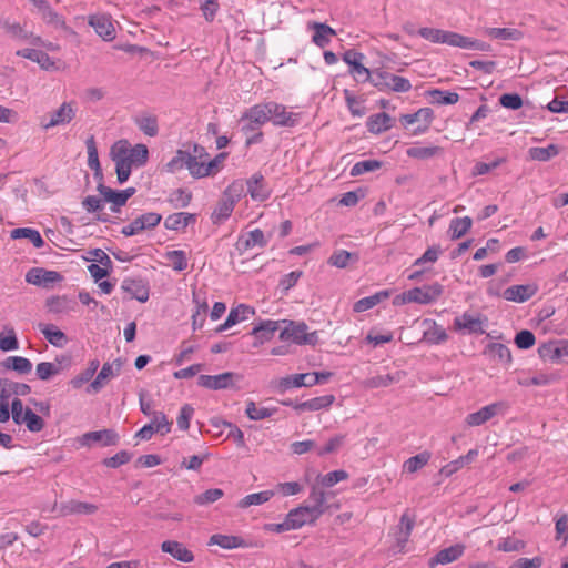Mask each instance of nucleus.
Wrapping results in <instances>:
<instances>
[{
  "instance_id": "obj_1",
  "label": "nucleus",
  "mask_w": 568,
  "mask_h": 568,
  "mask_svg": "<svg viewBox=\"0 0 568 568\" xmlns=\"http://www.w3.org/2000/svg\"><path fill=\"white\" fill-rule=\"evenodd\" d=\"M286 326L280 333L281 341H292L298 345H316L318 342L317 332L307 333V325L304 322L283 321Z\"/></svg>"
},
{
  "instance_id": "obj_2",
  "label": "nucleus",
  "mask_w": 568,
  "mask_h": 568,
  "mask_svg": "<svg viewBox=\"0 0 568 568\" xmlns=\"http://www.w3.org/2000/svg\"><path fill=\"white\" fill-rule=\"evenodd\" d=\"M242 375L234 372H225L217 375H200L197 385L207 389H239Z\"/></svg>"
},
{
  "instance_id": "obj_3",
  "label": "nucleus",
  "mask_w": 568,
  "mask_h": 568,
  "mask_svg": "<svg viewBox=\"0 0 568 568\" xmlns=\"http://www.w3.org/2000/svg\"><path fill=\"white\" fill-rule=\"evenodd\" d=\"M541 359L556 364H568V341L544 343L538 348Z\"/></svg>"
},
{
  "instance_id": "obj_4",
  "label": "nucleus",
  "mask_w": 568,
  "mask_h": 568,
  "mask_svg": "<svg viewBox=\"0 0 568 568\" xmlns=\"http://www.w3.org/2000/svg\"><path fill=\"white\" fill-rule=\"evenodd\" d=\"M320 517V511L316 508L304 505L291 509L286 515L292 530L300 529L305 525H313Z\"/></svg>"
},
{
  "instance_id": "obj_5",
  "label": "nucleus",
  "mask_w": 568,
  "mask_h": 568,
  "mask_svg": "<svg viewBox=\"0 0 568 568\" xmlns=\"http://www.w3.org/2000/svg\"><path fill=\"white\" fill-rule=\"evenodd\" d=\"M444 292V286L439 283L414 287L406 291V300L418 304H430L435 302Z\"/></svg>"
},
{
  "instance_id": "obj_6",
  "label": "nucleus",
  "mask_w": 568,
  "mask_h": 568,
  "mask_svg": "<svg viewBox=\"0 0 568 568\" xmlns=\"http://www.w3.org/2000/svg\"><path fill=\"white\" fill-rule=\"evenodd\" d=\"M364 59L365 55L354 49L347 50L343 54L344 62L349 65V72L357 82H367L373 73L363 64Z\"/></svg>"
},
{
  "instance_id": "obj_7",
  "label": "nucleus",
  "mask_w": 568,
  "mask_h": 568,
  "mask_svg": "<svg viewBox=\"0 0 568 568\" xmlns=\"http://www.w3.org/2000/svg\"><path fill=\"white\" fill-rule=\"evenodd\" d=\"M118 440V435L112 428H104L101 430L89 432L77 439L79 446H109L114 445Z\"/></svg>"
},
{
  "instance_id": "obj_8",
  "label": "nucleus",
  "mask_w": 568,
  "mask_h": 568,
  "mask_svg": "<svg viewBox=\"0 0 568 568\" xmlns=\"http://www.w3.org/2000/svg\"><path fill=\"white\" fill-rule=\"evenodd\" d=\"M11 415L17 425L24 423L26 426H43V419L30 408H24L19 398H14L11 403Z\"/></svg>"
},
{
  "instance_id": "obj_9",
  "label": "nucleus",
  "mask_w": 568,
  "mask_h": 568,
  "mask_svg": "<svg viewBox=\"0 0 568 568\" xmlns=\"http://www.w3.org/2000/svg\"><path fill=\"white\" fill-rule=\"evenodd\" d=\"M63 276L57 271H48L42 267H32L26 274V281L30 284L49 287L53 283L62 281Z\"/></svg>"
},
{
  "instance_id": "obj_10",
  "label": "nucleus",
  "mask_w": 568,
  "mask_h": 568,
  "mask_svg": "<svg viewBox=\"0 0 568 568\" xmlns=\"http://www.w3.org/2000/svg\"><path fill=\"white\" fill-rule=\"evenodd\" d=\"M49 116H50V119L48 122L45 121V116L42 118V120L40 122L41 126L45 130L53 128V126L64 125V124L70 123L75 116V111L72 106V103L63 102L60 105V108L57 111L50 113Z\"/></svg>"
},
{
  "instance_id": "obj_11",
  "label": "nucleus",
  "mask_w": 568,
  "mask_h": 568,
  "mask_svg": "<svg viewBox=\"0 0 568 568\" xmlns=\"http://www.w3.org/2000/svg\"><path fill=\"white\" fill-rule=\"evenodd\" d=\"M121 290L130 295L131 298H135L139 302H146L149 300V285L142 278H124L121 284Z\"/></svg>"
},
{
  "instance_id": "obj_12",
  "label": "nucleus",
  "mask_w": 568,
  "mask_h": 568,
  "mask_svg": "<svg viewBox=\"0 0 568 568\" xmlns=\"http://www.w3.org/2000/svg\"><path fill=\"white\" fill-rule=\"evenodd\" d=\"M161 550L181 562L190 564L194 561L193 551L180 541L165 540L161 544Z\"/></svg>"
},
{
  "instance_id": "obj_13",
  "label": "nucleus",
  "mask_w": 568,
  "mask_h": 568,
  "mask_svg": "<svg viewBox=\"0 0 568 568\" xmlns=\"http://www.w3.org/2000/svg\"><path fill=\"white\" fill-rule=\"evenodd\" d=\"M465 549L466 547L462 544H456L444 548L429 559L428 565L430 568H434L437 565H448L454 562L464 555Z\"/></svg>"
},
{
  "instance_id": "obj_14",
  "label": "nucleus",
  "mask_w": 568,
  "mask_h": 568,
  "mask_svg": "<svg viewBox=\"0 0 568 568\" xmlns=\"http://www.w3.org/2000/svg\"><path fill=\"white\" fill-rule=\"evenodd\" d=\"M537 291L538 286L536 284L513 285L504 291L503 296L507 301L524 303L531 298Z\"/></svg>"
},
{
  "instance_id": "obj_15",
  "label": "nucleus",
  "mask_w": 568,
  "mask_h": 568,
  "mask_svg": "<svg viewBox=\"0 0 568 568\" xmlns=\"http://www.w3.org/2000/svg\"><path fill=\"white\" fill-rule=\"evenodd\" d=\"M433 118L434 112L430 108H422L415 113L403 114L400 116V122L404 125H410L414 124L415 122H423V125H419L414 130V134H419L424 133L428 129Z\"/></svg>"
},
{
  "instance_id": "obj_16",
  "label": "nucleus",
  "mask_w": 568,
  "mask_h": 568,
  "mask_svg": "<svg viewBox=\"0 0 568 568\" xmlns=\"http://www.w3.org/2000/svg\"><path fill=\"white\" fill-rule=\"evenodd\" d=\"M278 328L280 322L277 321H261L250 333L255 338L253 346L257 347L264 342L271 341Z\"/></svg>"
},
{
  "instance_id": "obj_17",
  "label": "nucleus",
  "mask_w": 568,
  "mask_h": 568,
  "mask_svg": "<svg viewBox=\"0 0 568 568\" xmlns=\"http://www.w3.org/2000/svg\"><path fill=\"white\" fill-rule=\"evenodd\" d=\"M487 322V317L474 316L469 313H464L454 320L456 329H466L470 334H483L485 331L483 324Z\"/></svg>"
},
{
  "instance_id": "obj_18",
  "label": "nucleus",
  "mask_w": 568,
  "mask_h": 568,
  "mask_svg": "<svg viewBox=\"0 0 568 568\" xmlns=\"http://www.w3.org/2000/svg\"><path fill=\"white\" fill-rule=\"evenodd\" d=\"M251 119V123L255 125H263L271 120V101L265 103H258L245 111L240 122H245Z\"/></svg>"
},
{
  "instance_id": "obj_19",
  "label": "nucleus",
  "mask_w": 568,
  "mask_h": 568,
  "mask_svg": "<svg viewBox=\"0 0 568 568\" xmlns=\"http://www.w3.org/2000/svg\"><path fill=\"white\" fill-rule=\"evenodd\" d=\"M504 409L503 403H494L483 407L480 410L469 414L466 418L467 426H480Z\"/></svg>"
},
{
  "instance_id": "obj_20",
  "label": "nucleus",
  "mask_w": 568,
  "mask_h": 568,
  "mask_svg": "<svg viewBox=\"0 0 568 568\" xmlns=\"http://www.w3.org/2000/svg\"><path fill=\"white\" fill-rule=\"evenodd\" d=\"M422 325L425 327L423 332V341L428 344H442L448 339V334L445 328L438 325L435 321L424 320Z\"/></svg>"
},
{
  "instance_id": "obj_21",
  "label": "nucleus",
  "mask_w": 568,
  "mask_h": 568,
  "mask_svg": "<svg viewBox=\"0 0 568 568\" xmlns=\"http://www.w3.org/2000/svg\"><path fill=\"white\" fill-rule=\"evenodd\" d=\"M307 29L314 31L312 41L320 48H325L331 42V37L336 34L335 30L328 24L317 21H310Z\"/></svg>"
},
{
  "instance_id": "obj_22",
  "label": "nucleus",
  "mask_w": 568,
  "mask_h": 568,
  "mask_svg": "<svg viewBox=\"0 0 568 568\" xmlns=\"http://www.w3.org/2000/svg\"><path fill=\"white\" fill-rule=\"evenodd\" d=\"M271 120L275 125L292 128L297 122V115L287 112L284 105L271 101Z\"/></svg>"
},
{
  "instance_id": "obj_23",
  "label": "nucleus",
  "mask_w": 568,
  "mask_h": 568,
  "mask_svg": "<svg viewBox=\"0 0 568 568\" xmlns=\"http://www.w3.org/2000/svg\"><path fill=\"white\" fill-rule=\"evenodd\" d=\"M254 313H255L254 308H252L247 305H244V304H240L237 307L232 308L230 311L225 322L216 328V332L217 333L224 332V331L231 328L233 325H235L240 321L247 320L251 315H254Z\"/></svg>"
},
{
  "instance_id": "obj_24",
  "label": "nucleus",
  "mask_w": 568,
  "mask_h": 568,
  "mask_svg": "<svg viewBox=\"0 0 568 568\" xmlns=\"http://www.w3.org/2000/svg\"><path fill=\"white\" fill-rule=\"evenodd\" d=\"M61 516H70V515H92L98 511V506L91 503L80 501V500H70L64 503L59 508Z\"/></svg>"
},
{
  "instance_id": "obj_25",
  "label": "nucleus",
  "mask_w": 568,
  "mask_h": 568,
  "mask_svg": "<svg viewBox=\"0 0 568 568\" xmlns=\"http://www.w3.org/2000/svg\"><path fill=\"white\" fill-rule=\"evenodd\" d=\"M89 24L104 40L110 41L114 39L115 29L109 17L104 14L92 16L90 17Z\"/></svg>"
},
{
  "instance_id": "obj_26",
  "label": "nucleus",
  "mask_w": 568,
  "mask_h": 568,
  "mask_svg": "<svg viewBox=\"0 0 568 568\" xmlns=\"http://www.w3.org/2000/svg\"><path fill=\"white\" fill-rule=\"evenodd\" d=\"M45 306L48 311L54 314L68 313L74 311L78 306L75 300L70 298L65 295L62 296H51L47 300Z\"/></svg>"
},
{
  "instance_id": "obj_27",
  "label": "nucleus",
  "mask_w": 568,
  "mask_h": 568,
  "mask_svg": "<svg viewBox=\"0 0 568 568\" xmlns=\"http://www.w3.org/2000/svg\"><path fill=\"white\" fill-rule=\"evenodd\" d=\"M1 399H8L10 396H26L31 392L28 384L18 383L8 378H0Z\"/></svg>"
},
{
  "instance_id": "obj_28",
  "label": "nucleus",
  "mask_w": 568,
  "mask_h": 568,
  "mask_svg": "<svg viewBox=\"0 0 568 568\" xmlns=\"http://www.w3.org/2000/svg\"><path fill=\"white\" fill-rule=\"evenodd\" d=\"M267 245V240L263 231L255 229L237 240L236 247L239 251H246L251 247H264Z\"/></svg>"
},
{
  "instance_id": "obj_29",
  "label": "nucleus",
  "mask_w": 568,
  "mask_h": 568,
  "mask_svg": "<svg viewBox=\"0 0 568 568\" xmlns=\"http://www.w3.org/2000/svg\"><path fill=\"white\" fill-rule=\"evenodd\" d=\"M250 195L255 201H265L270 196V191L266 189L264 178L260 173H255L246 182Z\"/></svg>"
},
{
  "instance_id": "obj_30",
  "label": "nucleus",
  "mask_w": 568,
  "mask_h": 568,
  "mask_svg": "<svg viewBox=\"0 0 568 568\" xmlns=\"http://www.w3.org/2000/svg\"><path fill=\"white\" fill-rule=\"evenodd\" d=\"M393 122L394 120L389 114L382 112L371 115L367 120L366 126L371 133L379 134L390 129Z\"/></svg>"
},
{
  "instance_id": "obj_31",
  "label": "nucleus",
  "mask_w": 568,
  "mask_h": 568,
  "mask_svg": "<svg viewBox=\"0 0 568 568\" xmlns=\"http://www.w3.org/2000/svg\"><path fill=\"white\" fill-rule=\"evenodd\" d=\"M196 215L186 212L173 213L164 221V226L168 230L179 231L185 229L189 224L194 223Z\"/></svg>"
},
{
  "instance_id": "obj_32",
  "label": "nucleus",
  "mask_w": 568,
  "mask_h": 568,
  "mask_svg": "<svg viewBox=\"0 0 568 568\" xmlns=\"http://www.w3.org/2000/svg\"><path fill=\"white\" fill-rule=\"evenodd\" d=\"M277 413V407L264 406L262 404H255L254 402H247L245 409V414L251 420H262Z\"/></svg>"
},
{
  "instance_id": "obj_33",
  "label": "nucleus",
  "mask_w": 568,
  "mask_h": 568,
  "mask_svg": "<svg viewBox=\"0 0 568 568\" xmlns=\"http://www.w3.org/2000/svg\"><path fill=\"white\" fill-rule=\"evenodd\" d=\"M17 55L29 59L41 65L42 69L49 70L54 65L48 53L37 49H22L17 51Z\"/></svg>"
},
{
  "instance_id": "obj_34",
  "label": "nucleus",
  "mask_w": 568,
  "mask_h": 568,
  "mask_svg": "<svg viewBox=\"0 0 568 568\" xmlns=\"http://www.w3.org/2000/svg\"><path fill=\"white\" fill-rule=\"evenodd\" d=\"M114 376L113 365L104 363L95 379L87 387V392L89 394H97Z\"/></svg>"
},
{
  "instance_id": "obj_35",
  "label": "nucleus",
  "mask_w": 568,
  "mask_h": 568,
  "mask_svg": "<svg viewBox=\"0 0 568 568\" xmlns=\"http://www.w3.org/2000/svg\"><path fill=\"white\" fill-rule=\"evenodd\" d=\"M209 545H216L223 549H235L244 547V539L233 535L215 534L210 537Z\"/></svg>"
},
{
  "instance_id": "obj_36",
  "label": "nucleus",
  "mask_w": 568,
  "mask_h": 568,
  "mask_svg": "<svg viewBox=\"0 0 568 568\" xmlns=\"http://www.w3.org/2000/svg\"><path fill=\"white\" fill-rule=\"evenodd\" d=\"M39 328L47 341L53 346L62 347L67 343L68 338L65 334L58 329L54 325L39 324Z\"/></svg>"
},
{
  "instance_id": "obj_37",
  "label": "nucleus",
  "mask_w": 568,
  "mask_h": 568,
  "mask_svg": "<svg viewBox=\"0 0 568 568\" xmlns=\"http://www.w3.org/2000/svg\"><path fill=\"white\" fill-rule=\"evenodd\" d=\"M235 203L232 202L231 197L224 196L220 199L214 212L212 213V221L214 224L221 223L226 220L234 210Z\"/></svg>"
},
{
  "instance_id": "obj_38",
  "label": "nucleus",
  "mask_w": 568,
  "mask_h": 568,
  "mask_svg": "<svg viewBox=\"0 0 568 568\" xmlns=\"http://www.w3.org/2000/svg\"><path fill=\"white\" fill-rule=\"evenodd\" d=\"M11 239H28L37 248L44 245V241L39 231L30 227H18L11 231Z\"/></svg>"
},
{
  "instance_id": "obj_39",
  "label": "nucleus",
  "mask_w": 568,
  "mask_h": 568,
  "mask_svg": "<svg viewBox=\"0 0 568 568\" xmlns=\"http://www.w3.org/2000/svg\"><path fill=\"white\" fill-rule=\"evenodd\" d=\"M485 354H488L493 359L503 364H509L511 362L510 349L501 343L488 344L485 349Z\"/></svg>"
},
{
  "instance_id": "obj_40",
  "label": "nucleus",
  "mask_w": 568,
  "mask_h": 568,
  "mask_svg": "<svg viewBox=\"0 0 568 568\" xmlns=\"http://www.w3.org/2000/svg\"><path fill=\"white\" fill-rule=\"evenodd\" d=\"M274 496L273 490H263L260 493H253L243 497L239 503L237 507L245 509L251 506H257L267 503Z\"/></svg>"
},
{
  "instance_id": "obj_41",
  "label": "nucleus",
  "mask_w": 568,
  "mask_h": 568,
  "mask_svg": "<svg viewBox=\"0 0 568 568\" xmlns=\"http://www.w3.org/2000/svg\"><path fill=\"white\" fill-rule=\"evenodd\" d=\"M162 215L155 212H148L133 220L135 230L141 233L144 230L154 229L160 224Z\"/></svg>"
},
{
  "instance_id": "obj_42",
  "label": "nucleus",
  "mask_w": 568,
  "mask_h": 568,
  "mask_svg": "<svg viewBox=\"0 0 568 568\" xmlns=\"http://www.w3.org/2000/svg\"><path fill=\"white\" fill-rule=\"evenodd\" d=\"M2 366L7 369H12L19 374H28L32 369L31 362L21 356H10L2 362Z\"/></svg>"
},
{
  "instance_id": "obj_43",
  "label": "nucleus",
  "mask_w": 568,
  "mask_h": 568,
  "mask_svg": "<svg viewBox=\"0 0 568 568\" xmlns=\"http://www.w3.org/2000/svg\"><path fill=\"white\" fill-rule=\"evenodd\" d=\"M471 225L473 220L468 216L453 219L449 224L450 239H460L470 230Z\"/></svg>"
},
{
  "instance_id": "obj_44",
  "label": "nucleus",
  "mask_w": 568,
  "mask_h": 568,
  "mask_svg": "<svg viewBox=\"0 0 568 568\" xmlns=\"http://www.w3.org/2000/svg\"><path fill=\"white\" fill-rule=\"evenodd\" d=\"M449 33H450V31H445V30L435 29V28H427V27L420 28L418 30V34L422 38H424L425 40H428L433 43L448 44Z\"/></svg>"
},
{
  "instance_id": "obj_45",
  "label": "nucleus",
  "mask_w": 568,
  "mask_h": 568,
  "mask_svg": "<svg viewBox=\"0 0 568 568\" xmlns=\"http://www.w3.org/2000/svg\"><path fill=\"white\" fill-rule=\"evenodd\" d=\"M407 155L413 159L427 160L443 153L440 146H412L406 151Z\"/></svg>"
},
{
  "instance_id": "obj_46",
  "label": "nucleus",
  "mask_w": 568,
  "mask_h": 568,
  "mask_svg": "<svg viewBox=\"0 0 568 568\" xmlns=\"http://www.w3.org/2000/svg\"><path fill=\"white\" fill-rule=\"evenodd\" d=\"M427 95L432 99V103H437L442 105L455 104L459 100L458 93L443 91L439 89L428 90Z\"/></svg>"
},
{
  "instance_id": "obj_47",
  "label": "nucleus",
  "mask_w": 568,
  "mask_h": 568,
  "mask_svg": "<svg viewBox=\"0 0 568 568\" xmlns=\"http://www.w3.org/2000/svg\"><path fill=\"white\" fill-rule=\"evenodd\" d=\"M334 402L333 395H325L315 397L310 400L303 402L295 406L296 410H318L323 407L329 406Z\"/></svg>"
},
{
  "instance_id": "obj_48",
  "label": "nucleus",
  "mask_w": 568,
  "mask_h": 568,
  "mask_svg": "<svg viewBox=\"0 0 568 568\" xmlns=\"http://www.w3.org/2000/svg\"><path fill=\"white\" fill-rule=\"evenodd\" d=\"M0 27H2L6 33L12 39L28 40L31 36V33L24 30L18 22L0 19Z\"/></svg>"
},
{
  "instance_id": "obj_49",
  "label": "nucleus",
  "mask_w": 568,
  "mask_h": 568,
  "mask_svg": "<svg viewBox=\"0 0 568 568\" xmlns=\"http://www.w3.org/2000/svg\"><path fill=\"white\" fill-rule=\"evenodd\" d=\"M390 78L392 73L383 69H376L373 70L371 79H368L367 82H371L378 91H385L389 90L392 83Z\"/></svg>"
},
{
  "instance_id": "obj_50",
  "label": "nucleus",
  "mask_w": 568,
  "mask_h": 568,
  "mask_svg": "<svg viewBox=\"0 0 568 568\" xmlns=\"http://www.w3.org/2000/svg\"><path fill=\"white\" fill-rule=\"evenodd\" d=\"M529 158L535 161L546 162L559 153V149L555 144H550L546 148H530Z\"/></svg>"
},
{
  "instance_id": "obj_51",
  "label": "nucleus",
  "mask_w": 568,
  "mask_h": 568,
  "mask_svg": "<svg viewBox=\"0 0 568 568\" xmlns=\"http://www.w3.org/2000/svg\"><path fill=\"white\" fill-rule=\"evenodd\" d=\"M429 459L430 454L428 452H423L408 458L403 465V470L409 474H414L423 468L429 462Z\"/></svg>"
},
{
  "instance_id": "obj_52",
  "label": "nucleus",
  "mask_w": 568,
  "mask_h": 568,
  "mask_svg": "<svg viewBox=\"0 0 568 568\" xmlns=\"http://www.w3.org/2000/svg\"><path fill=\"white\" fill-rule=\"evenodd\" d=\"M129 158L131 163H134L135 168L143 166L149 159V150L144 144L130 145Z\"/></svg>"
},
{
  "instance_id": "obj_53",
  "label": "nucleus",
  "mask_w": 568,
  "mask_h": 568,
  "mask_svg": "<svg viewBox=\"0 0 568 568\" xmlns=\"http://www.w3.org/2000/svg\"><path fill=\"white\" fill-rule=\"evenodd\" d=\"M486 34L493 39H501V40H519L521 38V32L517 29L509 28H488L486 29Z\"/></svg>"
},
{
  "instance_id": "obj_54",
  "label": "nucleus",
  "mask_w": 568,
  "mask_h": 568,
  "mask_svg": "<svg viewBox=\"0 0 568 568\" xmlns=\"http://www.w3.org/2000/svg\"><path fill=\"white\" fill-rule=\"evenodd\" d=\"M164 257L171 262L174 271L182 272L187 267V257L182 250L168 251Z\"/></svg>"
},
{
  "instance_id": "obj_55",
  "label": "nucleus",
  "mask_w": 568,
  "mask_h": 568,
  "mask_svg": "<svg viewBox=\"0 0 568 568\" xmlns=\"http://www.w3.org/2000/svg\"><path fill=\"white\" fill-rule=\"evenodd\" d=\"M97 190L103 196V200L105 202L115 204V206L125 205L120 191L113 190V189L104 185L103 183H99Z\"/></svg>"
},
{
  "instance_id": "obj_56",
  "label": "nucleus",
  "mask_w": 568,
  "mask_h": 568,
  "mask_svg": "<svg viewBox=\"0 0 568 568\" xmlns=\"http://www.w3.org/2000/svg\"><path fill=\"white\" fill-rule=\"evenodd\" d=\"M382 168L378 160H365L355 163L351 169V176H358L367 172H373Z\"/></svg>"
},
{
  "instance_id": "obj_57",
  "label": "nucleus",
  "mask_w": 568,
  "mask_h": 568,
  "mask_svg": "<svg viewBox=\"0 0 568 568\" xmlns=\"http://www.w3.org/2000/svg\"><path fill=\"white\" fill-rule=\"evenodd\" d=\"M399 381V373L377 375L365 381V386L369 388L386 387L395 382Z\"/></svg>"
},
{
  "instance_id": "obj_58",
  "label": "nucleus",
  "mask_w": 568,
  "mask_h": 568,
  "mask_svg": "<svg viewBox=\"0 0 568 568\" xmlns=\"http://www.w3.org/2000/svg\"><path fill=\"white\" fill-rule=\"evenodd\" d=\"M304 489V486L298 481H287V483H278L275 486L274 495L280 494L283 497L294 496L302 493Z\"/></svg>"
},
{
  "instance_id": "obj_59",
  "label": "nucleus",
  "mask_w": 568,
  "mask_h": 568,
  "mask_svg": "<svg viewBox=\"0 0 568 568\" xmlns=\"http://www.w3.org/2000/svg\"><path fill=\"white\" fill-rule=\"evenodd\" d=\"M184 166L190 171V174L194 178H204L205 171H204V161H199L194 159V156H191L190 152H185L184 156Z\"/></svg>"
},
{
  "instance_id": "obj_60",
  "label": "nucleus",
  "mask_w": 568,
  "mask_h": 568,
  "mask_svg": "<svg viewBox=\"0 0 568 568\" xmlns=\"http://www.w3.org/2000/svg\"><path fill=\"white\" fill-rule=\"evenodd\" d=\"M139 129L149 136H155L159 132L158 120L155 116H142L135 120Z\"/></svg>"
},
{
  "instance_id": "obj_61",
  "label": "nucleus",
  "mask_w": 568,
  "mask_h": 568,
  "mask_svg": "<svg viewBox=\"0 0 568 568\" xmlns=\"http://www.w3.org/2000/svg\"><path fill=\"white\" fill-rule=\"evenodd\" d=\"M99 365H100V363L98 359L91 361L89 366L82 373H80L77 377H74L72 379L71 383H72L73 387L79 388L84 383L89 382L95 374L97 369L99 368Z\"/></svg>"
},
{
  "instance_id": "obj_62",
  "label": "nucleus",
  "mask_w": 568,
  "mask_h": 568,
  "mask_svg": "<svg viewBox=\"0 0 568 568\" xmlns=\"http://www.w3.org/2000/svg\"><path fill=\"white\" fill-rule=\"evenodd\" d=\"M224 495L223 490L220 488H211L205 490L202 494H199L194 497V503L200 506L209 505L217 501Z\"/></svg>"
},
{
  "instance_id": "obj_63",
  "label": "nucleus",
  "mask_w": 568,
  "mask_h": 568,
  "mask_svg": "<svg viewBox=\"0 0 568 568\" xmlns=\"http://www.w3.org/2000/svg\"><path fill=\"white\" fill-rule=\"evenodd\" d=\"M352 258L357 261V256L355 254H352L345 250H339L331 255V257L328 258V264L339 268H344L348 265Z\"/></svg>"
},
{
  "instance_id": "obj_64",
  "label": "nucleus",
  "mask_w": 568,
  "mask_h": 568,
  "mask_svg": "<svg viewBox=\"0 0 568 568\" xmlns=\"http://www.w3.org/2000/svg\"><path fill=\"white\" fill-rule=\"evenodd\" d=\"M130 143L126 140L115 142L110 150L111 160L116 164L120 160L129 158Z\"/></svg>"
}]
</instances>
